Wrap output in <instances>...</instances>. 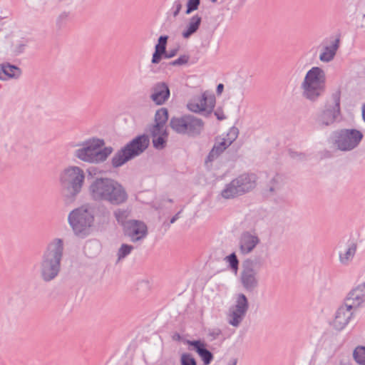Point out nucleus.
<instances>
[{
    "mask_svg": "<svg viewBox=\"0 0 365 365\" xmlns=\"http://www.w3.org/2000/svg\"><path fill=\"white\" fill-rule=\"evenodd\" d=\"M63 250V241L59 238L53 239L48 245L39 264V274L43 282H51L58 275Z\"/></svg>",
    "mask_w": 365,
    "mask_h": 365,
    "instance_id": "nucleus-1",
    "label": "nucleus"
},
{
    "mask_svg": "<svg viewBox=\"0 0 365 365\" xmlns=\"http://www.w3.org/2000/svg\"><path fill=\"white\" fill-rule=\"evenodd\" d=\"M86 179L84 170L77 165H69L59 174V184L65 204L73 203L81 192Z\"/></svg>",
    "mask_w": 365,
    "mask_h": 365,
    "instance_id": "nucleus-2",
    "label": "nucleus"
},
{
    "mask_svg": "<svg viewBox=\"0 0 365 365\" xmlns=\"http://www.w3.org/2000/svg\"><path fill=\"white\" fill-rule=\"evenodd\" d=\"M73 156L88 164H100L105 162L113 153L111 147H105L103 139L91 138L77 143Z\"/></svg>",
    "mask_w": 365,
    "mask_h": 365,
    "instance_id": "nucleus-3",
    "label": "nucleus"
},
{
    "mask_svg": "<svg viewBox=\"0 0 365 365\" xmlns=\"http://www.w3.org/2000/svg\"><path fill=\"white\" fill-rule=\"evenodd\" d=\"M327 77L320 67L314 66L305 74L300 84L302 96L311 102H316L324 93Z\"/></svg>",
    "mask_w": 365,
    "mask_h": 365,
    "instance_id": "nucleus-4",
    "label": "nucleus"
},
{
    "mask_svg": "<svg viewBox=\"0 0 365 365\" xmlns=\"http://www.w3.org/2000/svg\"><path fill=\"white\" fill-rule=\"evenodd\" d=\"M257 178L252 173H242L225 185L219 198L232 200L252 191L257 186Z\"/></svg>",
    "mask_w": 365,
    "mask_h": 365,
    "instance_id": "nucleus-5",
    "label": "nucleus"
},
{
    "mask_svg": "<svg viewBox=\"0 0 365 365\" xmlns=\"http://www.w3.org/2000/svg\"><path fill=\"white\" fill-rule=\"evenodd\" d=\"M68 220L76 235L87 236L94 222V208L90 204H84L72 210Z\"/></svg>",
    "mask_w": 365,
    "mask_h": 365,
    "instance_id": "nucleus-6",
    "label": "nucleus"
},
{
    "mask_svg": "<svg viewBox=\"0 0 365 365\" xmlns=\"http://www.w3.org/2000/svg\"><path fill=\"white\" fill-rule=\"evenodd\" d=\"M341 116V93L336 91L327 99L324 107L316 115V123L321 128L334 125Z\"/></svg>",
    "mask_w": 365,
    "mask_h": 365,
    "instance_id": "nucleus-7",
    "label": "nucleus"
},
{
    "mask_svg": "<svg viewBox=\"0 0 365 365\" xmlns=\"http://www.w3.org/2000/svg\"><path fill=\"white\" fill-rule=\"evenodd\" d=\"M149 143V138L145 135L135 138L113 155L112 165L114 168L120 167L128 160L140 155L148 148Z\"/></svg>",
    "mask_w": 365,
    "mask_h": 365,
    "instance_id": "nucleus-8",
    "label": "nucleus"
},
{
    "mask_svg": "<svg viewBox=\"0 0 365 365\" xmlns=\"http://www.w3.org/2000/svg\"><path fill=\"white\" fill-rule=\"evenodd\" d=\"M170 125L177 133L192 137L199 135L204 129L202 120L190 114L172 118Z\"/></svg>",
    "mask_w": 365,
    "mask_h": 365,
    "instance_id": "nucleus-9",
    "label": "nucleus"
},
{
    "mask_svg": "<svg viewBox=\"0 0 365 365\" xmlns=\"http://www.w3.org/2000/svg\"><path fill=\"white\" fill-rule=\"evenodd\" d=\"M363 138L364 134L360 130L345 128L335 133L333 143L338 150L349 152L356 148Z\"/></svg>",
    "mask_w": 365,
    "mask_h": 365,
    "instance_id": "nucleus-10",
    "label": "nucleus"
},
{
    "mask_svg": "<svg viewBox=\"0 0 365 365\" xmlns=\"http://www.w3.org/2000/svg\"><path fill=\"white\" fill-rule=\"evenodd\" d=\"M249 309V302L244 294H239L236 297L235 304L231 305L226 312V321L234 328H238Z\"/></svg>",
    "mask_w": 365,
    "mask_h": 365,
    "instance_id": "nucleus-11",
    "label": "nucleus"
},
{
    "mask_svg": "<svg viewBox=\"0 0 365 365\" xmlns=\"http://www.w3.org/2000/svg\"><path fill=\"white\" fill-rule=\"evenodd\" d=\"M239 130L237 128H231L226 135H218L215 138V143L210 151L205 165L216 160L237 138Z\"/></svg>",
    "mask_w": 365,
    "mask_h": 365,
    "instance_id": "nucleus-12",
    "label": "nucleus"
},
{
    "mask_svg": "<svg viewBox=\"0 0 365 365\" xmlns=\"http://www.w3.org/2000/svg\"><path fill=\"white\" fill-rule=\"evenodd\" d=\"M215 96L210 91H205L201 96L193 97L187 104V109L193 113L210 115L215 106Z\"/></svg>",
    "mask_w": 365,
    "mask_h": 365,
    "instance_id": "nucleus-13",
    "label": "nucleus"
},
{
    "mask_svg": "<svg viewBox=\"0 0 365 365\" xmlns=\"http://www.w3.org/2000/svg\"><path fill=\"white\" fill-rule=\"evenodd\" d=\"M125 236L133 243L142 242L148 235V227L140 220H129L123 224Z\"/></svg>",
    "mask_w": 365,
    "mask_h": 365,
    "instance_id": "nucleus-14",
    "label": "nucleus"
},
{
    "mask_svg": "<svg viewBox=\"0 0 365 365\" xmlns=\"http://www.w3.org/2000/svg\"><path fill=\"white\" fill-rule=\"evenodd\" d=\"M112 180L109 178L100 177L92 180L88 188L90 197L96 202H103Z\"/></svg>",
    "mask_w": 365,
    "mask_h": 365,
    "instance_id": "nucleus-15",
    "label": "nucleus"
},
{
    "mask_svg": "<svg viewBox=\"0 0 365 365\" xmlns=\"http://www.w3.org/2000/svg\"><path fill=\"white\" fill-rule=\"evenodd\" d=\"M128 199V194L125 188L119 182L113 179L103 202L118 206L125 203Z\"/></svg>",
    "mask_w": 365,
    "mask_h": 365,
    "instance_id": "nucleus-16",
    "label": "nucleus"
},
{
    "mask_svg": "<svg viewBox=\"0 0 365 365\" xmlns=\"http://www.w3.org/2000/svg\"><path fill=\"white\" fill-rule=\"evenodd\" d=\"M352 309H354L346 302L337 309L332 322L336 330L341 331L348 325L354 316Z\"/></svg>",
    "mask_w": 365,
    "mask_h": 365,
    "instance_id": "nucleus-17",
    "label": "nucleus"
},
{
    "mask_svg": "<svg viewBox=\"0 0 365 365\" xmlns=\"http://www.w3.org/2000/svg\"><path fill=\"white\" fill-rule=\"evenodd\" d=\"M260 240L255 232H244L239 238V250L242 255L250 254L259 244Z\"/></svg>",
    "mask_w": 365,
    "mask_h": 365,
    "instance_id": "nucleus-18",
    "label": "nucleus"
},
{
    "mask_svg": "<svg viewBox=\"0 0 365 365\" xmlns=\"http://www.w3.org/2000/svg\"><path fill=\"white\" fill-rule=\"evenodd\" d=\"M344 302L349 304L354 309L365 304V282H361L354 287L347 294Z\"/></svg>",
    "mask_w": 365,
    "mask_h": 365,
    "instance_id": "nucleus-19",
    "label": "nucleus"
},
{
    "mask_svg": "<svg viewBox=\"0 0 365 365\" xmlns=\"http://www.w3.org/2000/svg\"><path fill=\"white\" fill-rule=\"evenodd\" d=\"M170 96V88L168 83L165 82H158L151 88L150 98L158 106H161L165 103Z\"/></svg>",
    "mask_w": 365,
    "mask_h": 365,
    "instance_id": "nucleus-20",
    "label": "nucleus"
},
{
    "mask_svg": "<svg viewBox=\"0 0 365 365\" xmlns=\"http://www.w3.org/2000/svg\"><path fill=\"white\" fill-rule=\"evenodd\" d=\"M259 272L252 269H247L242 267L240 276V281L243 288L247 291L252 292L255 291L259 285Z\"/></svg>",
    "mask_w": 365,
    "mask_h": 365,
    "instance_id": "nucleus-21",
    "label": "nucleus"
},
{
    "mask_svg": "<svg viewBox=\"0 0 365 365\" xmlns=\"http://www.w3.org/2000/svg\"><path fill=\"white\" fill-rule=\"evenodd\" d=\"M187 344L192 346L203 361L204 365H209L213 360V354L206 349L207 344L200 340H187Z\"/></svg>",
    "mask_w": 365,
    "mask_h": 365,
    "instance_id": "nucleus-22",
    "label": "nucleus"
},
{
    "mask_svg": "<svg viewBox=\"0 0 365 365\" xmlns=\"http://www.w3.org/2000/svg\"><path fill=\"white\" fill-rule=\"evenodd\" d=\"M339 39L336 38L329 45L324 46L319 55V60L324 63H329L331 61L339 47Z\"/></svg>",
    "mask_w": 365,
    "mask_h": 365,
    "instance_id": "nucleus-23",
    "label": "nucleus"
},
{
    "mask_svg": "<svg viewBox=\"0 0 365 365\" xmlns=\"http://www.w3.org/2000/svg\"><path fill=\"white\" fill-rule=\"evenodd\" d=\"M168 120V111L165 108H161L158 110L155 115V125H153L151 130L158 133L159 130H166L165 124Z\"/></svg>",
    "mask_w": 365,
    "mask_h": 365,
    "instance_id": "nucleus-24",
    "label": "nucleus"
},
{
    "mask_svg": "<svg viewBox=\"0 0 365 365\" xmlns=\"http://www.w3.org/2000/svg\"><path fill=\"white\" fill-rule=\"evenodd\" d=\"M357 246L355 243H350L348 247L339 252V262L344 266H348L351 264L356 252Z\"/></svg>",
    "mask_w": 365,
    "mask_h": 365,
    "instance_id": "nucleus-25",
    "label": "nucleus"
},
{
    "mask_svg": "<svg viewBox=\"0 0 365 365\" xmlns=\"http://www.w3.org/2000/svg\"><path fill=\"white\" fill-rule=\"evenodd\" d=\"M202 19L199 15H195L189 20L187 25L182 33V36L185 38H188L195 34L199 29Z\"/></svg>",
    "mask_w": 365,
    "mask_h": 365,
    "instance_id": "nucleus-26",
    "label": "nucleus"
},
{
    "mask_svg": "<svg viewBox=\"0 0 365 365\" xmlns=\"http://www.w3.org/2000/svg\"><path fill=\"white\" fill-rule=\"evenodd\" d=\"M159 130L158 133L153 132V130H150L151 135L153 136V146L158 150H161L165 148L166 141L168 139L167 130Z\"/></svg>",
    "mask_w": 365,
    "mask_h": 365,
    "instance_id": "nucleus-27",
    "label": "nucleus"
},
{
    "mask_svg": "<svg viewBox=\"0 0 365 365\" xmlns=\"http://www.w3.org/2000/svg\"><path fill=\"white\" fill-rule=\"evenodd\" d=\"M264 264V260L260 257H254L246 259L242 264V267L247 269H252L257 272H259Z\"/></svg>",
    "mask_w": 365,
    "mask_h": 365,
    "instance_id": "nucleus-28",
    "label": "nucleus"
},
{
    "mask_svg": "<svg viewBox=\"0 0 365 365\" xmlns=\"http://www.w3.org/2000/svg\"><path fill=\"white\" fill-rule=\"evenodd\" d=\"M284 184V178L282 175L277 174L269 181L268 190L271 193H277L283 187Z\"/></svg>",
    "mask_w": 365,
    "mask_h": 365,
    "instance_id": "nucleus-29",
    "label": "nucleus"
},
{
    "mask_svg": "<svg viewBox=\"0 0 365 365\" xmlns=\"http://www.w3.org/2000/svg\"><path fill=\"white\" fill-rule=\"evenodd\" d=\"M4 77L8 78H17L21 76V71L17 66L4 64Z\"/></svg>",
    "mask_w": 365,
    "mask_h": 365,
    "instance_id": "nucleus-30",
    "label": "nucleus"
},
{
    "mask_svg": "<svg viewBox=\"0 0 365 365\" xmlns=\"http://www.w3.org/2000/svg\"><path fill=\"white\" fill-rule=\"evenodd\" d=\"M353 358L359 365H365V346H357L353 351Z\"/></svg>",
    "mask_w": 365,
    "mask_h": 365,
    "instance_id": "nucleus-31",
    "label": "nucleus"
},
{
    "mask_svg": "<svg viewBox=\"0 0 365 365\" xmlns=\"http://www.w3.org/2000/svg\"><path fill=\"white\" fill-rule=\"evenodd\" d=\"M134 247L128 244H122L117 252V262H120L128 256L133 250Z\"/></svg>",
    "mask_w": 365,
    "mask_h": 365,
    "instance_id": "nucleus-32",
    "label": "nucleus"
},
{
    "mask_svg": "<svg viewBox=\"0 0 365 365\" xmlns=\"http://www.w3.org/2000/svg\"><path fill=\"white\" fill-rule=\"evenodd\" d=\"M180 365H197V362L190 354L185 353L180 356Z\"/></svg>",
    "mask_w": 365,
    "mask_h": 365,
    "instance_id": "nucleus-33",
    "label": "nucleus"
},
{
    "mask_svg": "<svg viewBox=\"0 0 365 365\" xmlns=\"http://www.w3.org/2000/svg\"><path fill=\"white\" fill-rule=\"evenodd\" d=\"M225 259L227 262H229L231 269L235 271V272H237L238 269L239 261L235 253L230 254L229 256H227Z\"/></svg>",
    "mask_w": 365,
    "mask_h": 365,
    "instance_id": "nucleus-34",
    "label": "nucleus"
},
{
    "mask_svg": "<svg viewBox=\"0 0 365 365\" xmlns=\"http://www.w3.org/2000/svg\"><path fill=\"white\" fill-rule=\"evenodd\" d=\"M168 39V36H160L158 38V43L155 46V50L161 52H165Z\"/></svg>",
    "mask_w": 365,
    "mask_h": 365,
    "instance_id": "nucleus-35",
    "label": "nucleus"
},
{
    "mask_svg": "<svg viewBox=\"0 0 365 365\" xmlns=\"http://www.w3.org/2000/svg\"><path fill=\"white\" fill-rule=\"evenodd\" d=\"M114 216L118 221V222L120 223L123 226V224L126 222L125 218L127 217V212L125 210L118 209L114 212Z\"/></svg>",
    "mask_w": 365,
    "mask_h": 365,
    "instance_id": "nucleus-36",
    "label": "nucleus"
},
{
    "mask_svg": "<svg viewBox=\"0 0 365 365\" xmlns=\"http://www.w3.org/2000/svg\"><path fill=\"white\" fill-rule=\"evenodd\" d=\"M200 0H189L187 3L186 14H189L192 11L197 10L200 5Z\"/></svg>",
    "mask_w": 365,
    "mask_h": 365,
    "instance_id": "nucleus-37",
    "label": "nucleus"
},
{
    "mask_svg": "<svg viewBox=\"0 0 365 365\" xmlns=\"http://www.w3.org/2000/svg\"><path fill=\"white\" fill-rule=\"evenodd\" d=\"M189 56L186 55H182L180 57H179L178 59H175L171 62L169 63L170 66H182L185 65L188 62Z\"/></svg>",
    "mask_w": 365,
    "mask_h": 365,
    "instance_id": "nucleus-38",
    "label": "nucleus"
},
{
    "mask_svg": "<svg viewBox=\"0 0 365 365\" xmlns=\"http://www.w3.org/2000/svg\"><path fill=\"white\" fill-rule=\"evenodd\" d=\"M165 53V52H161V51L155 50V51L153 54V56H152L151 63L153 64L159 63L160 62V61L162 60V58H164Z\"/></svg>",
    "mask_w": 365,
    "mask_h": 365,
    "instance_id": "nucleus-39",
    "label": "nucleus"
},
{
    "mask_svg": "<svg viewBox=\"0 0 365 365\" xmlns=\"http://www.w3.org/2000/svg\"><path fill=\"white\" fill-rule=\"evenodd\" d=\"M220 334L221 331L219 329H210L208 331V336L211 340L216 339Z\"/></svg>",
    "mask_w": 365,
    "mask_h": 365,
    "instance_id": "nucleus-40",
    "label": "nucleus"
},
{
    "mask_svg": "<svg viewBox=\"0 0 365 365\" xmlns=\"http://www.w3.org/2000/svg\"><path fill=\"white\" fill-rule=\"evenodd\" d=\"M178 51V48L170 49L168 51L165 50V53H164V58H171L176 56Z\"/></svg>",
    "mask_w": 365,
    "mask_h": 365,
    "instance_id": "nucleus-41",
    "label": "nucleus"
},
{
    "mask_svg": "<svg viewBox=\"0 0 365 365\" xmlns=\"http://www.w3.org/2000/svg\"><path fill=\"white\" fill-rule=\"evenodd\" d=\"M174 5L175 7V11L173 13V16H176L178 15V14L180 13V10L182 9V4L180 1H175Z\"/></svg>",
    "mask_w": 365,
    "mask_h": 365,
    "instance_id": "nucleus-42",
    "label": "nucleus"
},
{
    "mask_svg": "<svg viewBox=\"0 0 365 365\" xmlns=\"http://www.w3.org/2000/svg\"><path fill=\"white\" fill-rule=\"evenodd\" d=\"M215 115L217 117V118L220 120H224L226 118L222 110L220 109H217L215 111Z\"/></svg>",
    "mask_w": 365,
    "mask_h": 365,
    "instance_id": "nucleus-43",
    "label": "nucleus"
},
{
    "mask_svg": "<svg viewBox=\"0 0 365 365\" xmlns=\"http://www.w3.org/2000/svg\"><path fill=\"white\" fill-rule=\"evenodd\" d=\"M24 49V44H19L15 48L14 52L16 54H19L23 52Z\"/></svg>",
    "mask_w": 365,
    "mask_h": 365,
    "instance_id": "nucleus-44",
    "label": "nucleus"
},
{
    "mask_svg": "<svg viewBox=\"0 0 365 365\" xmlns=\"http://www.w3.org/2000/svg\"><path fill=\"white\" fill-rule=\"evenodd\" d=\"M0 79L3 81H6V78L4 77V66L1 65L0 66Z\"/></svg>",
    "mask_w": 365,
    "mask_h": 365,
    "instance_id": "nucleus-45",
    "label": "nucleus"
},
{
    "mask_svg": "<svg viewBox=\"0 0 365 365\" xmlns=\"http://www.w3.org/2000/svg\"><path fill=\"white\" fill-rule=\"evenodd\" d=\"M223 89H224L223 84H222V83L218 84L217 86V90H216L217 93L218 95H220L222 93Z\"/></svg>",
    "mask_w": 365,
    "mask_h": 365,
    "instance_id": "nucleus-46",
    "label": "nucleus"
},
{
    "mask_svg": "<svg viewBox=\"0 0 365 365\" xmlns=\"http://www.w3.org/2000/svg\"><path fill=\"white\" fill-rule=\"evenodd\" d=\"M180 214V211L178 212L175 215H174L171 220H170V224H173L174 223L178 218H179V215Z\"/></svg>",
    "mask_w": 365,
    "mask_h": 365,
    "instance_id": "nucleus-47",
    "label": "nucleus"
},
{
    "mask_svg": "<svg viewBox=\"0 0 365 365\" xmlns=\"http://www.w3.org/2000/svg\"><path fill=\"white\" fill-rule=\"evenodd\" d=\"M362 117H363V119L365 122V109L364 108L363 110H362Z\"/></svg>",
    "mask_w": 365,
    "mask_h": 365,
    "instance_id": "nucleus-48",
    "label": "nucleus"
},
{
    "mask_svg": "<svg viewBox=\"0 0 365 365\" xmlns=\"http://www.w3.org/2000/svg\"><path fill=\"white\" fill-rule=\"evenodd\" d=\"M237 359H234L231 364V365H236L237 364Z\"/></svg>",
    "mask_w": 365,
    "mask_h": 365,
    "instance_id": "nucleus-49",
    "label": "nucleus"
},
{
    "mask_svg": "<svg viewBox=\"0 0 365 365\" xmlns=\"http://www.w3.org/2000/svg\"><path fill=\"white\" fill-rule=\"evenodd\" d=\"M210 1L212 3H217L218 2V0H210ZM222 1V0H221V2Z\"/></svg>",
    "mask_w": 365,
    "mask_h": 365,
    "instance_id": "nucleus-50",
    "label": "nucleus"
},
{
    "mask_svg": "<svg viewBox=\"0 0 365 365\" xmlns=\"http://www.w3.org/2000/svg\"><path fill=\"white\" fill-rule=\"evenodd\" d=\"M91 245V243H88V244L86 245V247L87 248V247H90Z\"/></svg>",
    "mask_w": 365,
    "mask_h": 365,
    "instance_id": "nucleus-51",
    "label": "nucleus"
},
{
    "mask_svg": "<svg viewBox=\"0 0 365 365\" xmlns=\"http://www.w3.org/2000/svg\"><path fill=\"white\" fill-rule=\"evenodd\" d=\"M175 336H176V338H178V339H180V336L179 334H176V335L175 336Z\"/></svg>",
    "mask_w": 365,
    "mask_h": 365,
    "instance_id": "nucleus-52",
    "label": "nucleus"
}]
</instances>
